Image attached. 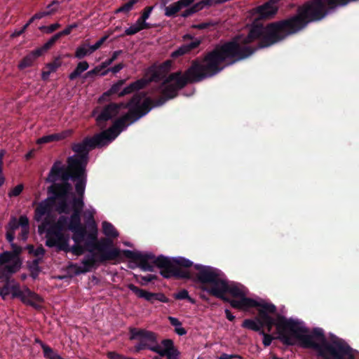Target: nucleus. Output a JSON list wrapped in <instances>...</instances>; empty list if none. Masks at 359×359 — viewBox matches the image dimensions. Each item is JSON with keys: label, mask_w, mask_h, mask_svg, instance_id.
<instances>
[{"label": "nucleus", "mask_w": 359, "mask_h": 359, "mask_svg": "<svg viewBox=\"0 0 359 359\" xmlns=\"http://www.w3.org/2000/svg\"><path fill=\"white\" fill-rule=\"evenodd\" d=\"M72 148L75 154L68 158L67 171L63 170L64 167L60 161H56L52 166L46 181L55 182L59 177L63 182H67L69 179L76 181V196H74L71 202L73 213L69 218L67 227V219L61 217L48 230L46 243L49 247H56L65 252L71 250L74 255H79L83 252V248L77 245L70 248L69 236L66 231L68 229L74 233L73 239L76 243L84 237L87 227L91 229L93 234L95 236L97 234V224L95 220L96 210L92 205H88L83 210L87 182L86 168L88 161L89 150L85 149L83 145L76 144H74Z\"/></svg>", "instance_id": "nucleus-1"}, {"label": "nucleus", "mask_w": 359, "mask_h": 359, "mask_svg": "<svg viewBox=\"0 0 359 359\" xmlns=\"http://www.w3.org/2000/svg\"><path fill=\"white\" fill-rule=\"evenodd\" d=\"M248 52L246 49L241 51L234 42L217 45L203 58L194 60L184 74L177 72L166 77L160 86L161 93L165 97L163 98L165 101L174 98L189 83L212 77L225 67L245 60Z\"/></svg>", "instance_id": "nucleus-2"}, {"label": "nucleus", "mask_w": 359, "mask_h": 359, "mask_svg": "<svg viewBox=\"0 0 359 359\" xmlns=\"http://www.w3.org/2000/svg\"><path fill=\"white\" fill-rule=\"evenodd\" d=\"M274 304H265L262 309H258V316L255 320L245 319L242 327L259 332L263 336L262 343L265 347L271 345L273 337L264 332L262 329L266 327L268 332L272 330L275 325L278 333V339L283 344L292 346L294 344V339L299 341L301 346L306 348L305 338L310 337L309 330L302 325V323L292 318H287L277 313Z\"/></svg>", "instance_id": "nucleus-3"}, {"label": "nucleus", "mask_w": 359, "mask_h": 359, "mask_svg": "<svg viewBox=\"0 0 359 359\" xmlns=\"http://www.w3.org/2000/svg\"><path fill=\"white\" fill-rule=\"evenodd\" d=\"M307 26L302 16L297 14L286 20L270 23L266 26L259 24L251 25L248 34L237 35L225 43H233L241 51L248 50L245 59L252 55L257 50L269 47L291 34H294Z\"/></svg>", "instance_id": "nucleus-4"}, {"label": "nucleus", "mask_w": 359, "mask_h": 359, "mask_svg": "<svg viewBox=\"0 0 359 359\" xmlns=\"http://www.w3.org/2000/svg\"><path fill=\"white\" fill-rule=\"evenodd\" d=\"M142 100L141 95H134L129 102L125 103L128 109V112L117 118L111 127L95 135L93 137L86 138L81 142L76 144L83 145L89 151L96 147L105 146L114 140L130 124L146 115L152 107L161 106L165 102L164 98L159 99L154 104L153 101L149 98H145L142 101Z\"/></svg>", "instance_id": "nucleus-5"}, {"label": "nucleus", "mask_w": 359, "mask_h": 359, "mask_svg": "<svg viewBox=\"0 0 359 359\" xmlns=\"http://www.w3.org/2000/svg\"><path fill=\"white\" fill-rule=\"evenodd\" d=\"M305 339L306 348L316 351L323 359H355L353 349L344 339L336 338L329 343L322 328H313Z\"/></svg>", "instance_id": "nucleus-6"}, {"label": "nucleus", "mask_w": 359, "mask_h": 359, "mask_svg": "<svg viewBox=\"0 0 359 359\" xmlns=\"http://www.w3.org/2000/svg\"><path fill=\"white\" fill-rule=\"evenodd\" d=\"M17 271H0V297L4 300L8 298L19 299L26 304L34 308H39V303L42 302V298L31 291L28 287L21 289L20 283L13 277Z\"/></svg>", "instance_id": "nucleus-7"}, {"label": "nucleus", "mask_w": 359, "mask_h": 359, "mask_svg": "<svg viewBox=\"0 0 359 359\" xmlns=\"http://www.w3.org/2000/svg\"><path fill=\"white\" fill-rule=\"evenodd\" d=\"M222 293V297L218 299L230 304L233 309L239 310H248L250 308L262 309L265 304H270V303H260L247 297L245 287L242 285L234 282L229 283L226 279Z\"/></svg>", "instance_id": "nucleus-8"}, {"label": "nucleus", "mask_w": 359, "mask_h": 359, "mask_svg": "<svg viewBox=\"0 0 359 359\" xmlns=\"http://www.w3.org/2000/svg\"><path fill=\"white\" fill-rule=\"evenodd\" d=\"M346 0H311L297 9L306 25L323 19L331 10L347 5Z\"/></svg>", "instance_id": "nucleus-9"}, {"label": "nucleus", "mask_w": 359, "mask_h": 359, "mask_svg": "<svg viewBox=\"0 0 359 359\" xmlns=\"http://www.w3.org/2000/svg\"><path fill=\"white\" fill-rule=\"evenodd\" d=\"M55 198H47L39 203L35 210L34 219L37 222L43 220L48 222L52 219V213L55 206V198H65L72 190V185L67 182L64 184H56Z\"/></svg>", "instance_id": "nucleus-10"}, {"label": "nucleus", "mask_w": 359, "mask_h": 359, "mask_svg": "<svg viewBox=\"0 0 359 359\" xmlns=\"http://www.w3.org/2000/svg\"><path fill=\"white\" fill-rule=\"evenodd\" d=\"M196 279L201 284L200 288L203 291L217 298L222 297L226 278L217 271H198Z\"/></svg>", "instance_id": "nucleus-11"}, {"label": "nucleus", "mask_w": 359, "mask_h": 359, "mask_svg": "<svg viewBox=\"0 0 359 359\" xmlns=\"http://www.w3.org/2000/svg\"><path fill=\"white\" fill-rule=\"evenodd\" d=\"M126 256L141 269H151V264L160 269H173L172 268V257L163 255L156 257L152 253H142L129 250L127 251Z\"/></svg>", "instance_id": "nucleus-12"}, {"label": "nucleus", "mask_w": 359, "mask_h": 359, "mask_svg": "<svg viewBox=\"0 0 359 359\" xmlns=\"http://www.w3.org/2000/svg\"><path fill=\"white\" fill-rule=\"evenodd\" d=\"M128 330L129 340L138 341L134 346V352L140 353L145 349L154 352V348H158L159 345L157 341L156 333L145 329L133 327H130Z\"/></svg>", "instance_id": "nucleus-13"}, {"label": "nucleus", "mask_w": 359, "mask_h": 359, "mask_svg": "<svg viewBox=\"0 0 359 359\" xmlns=\"http://www.w3.org/2000/svg\"><path fill=\"white\" fill-rule=\"evenodd\" d=\"M128 288L135 294L139 298L144 299L145 300L154 303L155 300L163 302H169V299L163 293L158 292L154 293L147 292L142 289L139 288L135 285L130 283L127 285Z\"/></svg>", "instance_id": "nucleus-14"}, {"label": "nucleus", "mask_w": 359, "mask_h": 359, "mask_svg": "<svg viewBox=\"0 0 359 359\" xmlns=\"http://www.w3.org/2000/svg\"><path fill=\"white\" fill-rule=\"evenodd\" d=\"M127 109L125 103L110 104L105 107L101 113L96 117L97 123L112 119L122 114V111Z\"/></svg>", "instance_id": "nucleus-15"}, {"label": "nucleus", "mask_w": 359, "mask_h": 359, "mask_svg": "<svg viewBox=\"0 0 359 359\" xmlns=\"http://www.w3.org/2000/svg\"><path fill=\"white\" fill-rule=\"evenodd\" d=\"M161 344L164 348H161L159 346L158 348H154V353H158L160 356H166L167 359H178L180 352L175 346L172 339H163L161 341Z\"/></svg>", "instance_id": "nucleus-16"}, {"label": "nucleus", "mask_w": 359, "mask_h": 359, "mask_svg": "<svg viewBox=\"0 0 359 359\" xmlns=\"http://www.w3.org/2000/svg\"><path fill=\"white\" fill-rule=\"evenodd\" d=\"M22 260L15 253L10 251H5L0 253V267H5L6 269H18L21 267Z\"/></svg>", "instance_id": "nucleus-17"}, {"label": "nucleus", "mask_w": 359, "mask_h": 359, "mask_svg": "<svg viewBox=\"0 0 359 359\" xmlns=\"http://www.w3.org/2000/svg\"><path fill=\"white\" fill-rule=\"evenodd\" d=\"M278 10V7L275 2L272 0H269L263 5L255 8V13L258 14L260 18L271 19L276 15Z\"/></svg>", "instance_id": "nucleus-18"}, {"label": "nucleus", "mask_w": 359, "mask_h": 359, "mask_svg": "<svg viewBox=\"0 0 359 359\" xmlns=\"http://www.w3.org/2000/svg\"><path fill=\"white\" fill-rule=\"evenodd\" d=\"M161 4L165 6L164 14L167 17L174 16L177 13L184 8L190 6L194 0H178L168 6L165 5L170 1V0H161Z\"/></svg>", "instance_id": "nucleus-19"}, {"label": "nucleus", "mask_w": 359, "mask_h": 359, "mask_svg": "<svg viewBox=\"0 0 359 359\" xmlns=\"http://www.w3.org/2000/svg\"><path fill=\"white\" fill-rule=\"evenodd\" d=\"M156 78V76L154 75L152 77H150L149 79H141L139 80H137L135 82H133L130 83L128 86L125 87L121 92L118 93V97H123L126 95L130 94L134 91L140 90L144 88L147 84H149L150 82L153 81V80H155Z\"/></svg>", "instance_id": "nucleus-20"}, {"label": "nucleus", "mask_w": 359, "mask_h": 359, "mask_svg": "<svg viewBox=\"0 0 359 359\" xmlns=\"http://www.w3.org/2000/svg\"><path fill=\"white\" fill-rule=\"evenodd\" d=\"M73 133L72 130H66L62 131L61 133L50 134L48 135H45L38 139L36 141L37 144H46L51 142H57L62 140L66 139L67 137L71 136Z\"/></svg>", "instance_id": "nucleus-21"}, {"label": "nucleus", "mask_w": 359, "mask_h": 359, "mask_svg": "<svg viewBox=\"0 0 359 359\" xmlns=\"http://www.w3.org/2000/svg\"><path fill=\"white\" fill-rule=\"evenodd\" d=\"M172 62L171 60H166L162 65H161L157 69L151 68L149 72L151 73L150 77L156 76L154 81L160 80L164 75H165L171 69Z\"/></svg>", "instance_id": "nucleus-22"}, {"label": "nucleus", "mask_w": 359, "mask_h": 359, "mask_svg": "<svg viewBox=\"0 0 359 359\" xmlns=\"http://www.w3.org/2000/svg\"><path fill=\"white\" fill-rule=\"evenodd\" d=\"M191 271H160L161 275L165 278L190 279Z\"/></svg>", "instance_id": "nucleus-23"}, {"label": "nucleus", "mask_w": 359, "mask_h": 359, "mask_svg": "<svg viewBox=\"0 0 359 359\" xmlns=\"http://www.w3.org/2000/svg\"><path fill=\"white\" fill-rule=\"evenodd\" d=\"M149 28H150L149 23L141 22L137 19L135 23L126 29L125 34L128 36L134 35L143 29Z\"/></svg>", "instance_id": "nucleus-24"}, {"label": "nucleus", "mask_w": 359, "mask_h": 359, "mask_svg": "<svg viewBox=\"0 0 359 359\" xmlns=\"http://www.w3.org/2000/svg\"><path fill=\"white\" fill-rule=\"evenodd\" d=\"M194 266L193 262L183 257H172V268L180 269L181 268L189 269Z\"/></svg>", "instance_id": "nucleus-25"}, {"label": "nucleus", "mask_w": 359, "mask_h": 359, "mask_svg": "<svg viewBox=\"0 0 359 359\" xmlns=\"http://www.w3.org/2000/svg\"><path fill=\"white\" fill-rule=\"evenodd\" d=\"M89 67V65L87 61H81L79 62L75 69L69 74V79L71 81L74 80L79 77L83 72L86 71Z\"/></svg>", "instance_id": "nucleus-26"}, {"label": "nucleus", "mask_w": 359, "mask_h": 359, "mask_svg": "<svg viewBox=\"0 0 359 359\" xmlns=\"http://www.w3.org/2000/svg\"><path fill=\"white\" fill-rule=\"evenodd\" d=\"M134 278L136 282L142 286H146L149 283H154L158 279V276L153 274H147L146 276L134 275Z\"/></svg>", "instance_id": "nucleus-27"}, {"label": "nucleus", "mask_w": 359, "mask_h": 359, "mask_svg": "<svg viewBox=\"0 0 359 359\" xmlns=\"http://www.w3.org/2000/svg\"><path fill=\"white\" fill-rule=\"evenodd\" d=\"M67 273L65 275H58L52 276L53 278L58 279L64 280L67 285L69 283L70 280L74 276L79 275L81 273H84L88 272V271H67Z\"/></svg>", "instance_id": "nucleus-28"}, {"label": "nucleus", "mask_w": 359, "mask_h": 359, "mask_svg": "<svg viewBox=\"0 0 359 359\" xmlns=\"http://www.w3.org/2000/svg\"><path fill=\"white\" fill-rule=\"evenodd\" d=\"M102 229L104 234L109 238H116L118 236V233L114 228V226L109 222H102Z\"/></svg>", "instance_id": "nucleus-29"}, {"label": "nucleus", "mask_w": 359, "mask_h": 359, "mask_svg": "<svg viewBox=\"0 0 359 359\" xmlns=\"http://www.w3.org/2000/svg\"><path fill=\"white\" fill-rule=\"evenodd\" d=\"M20 224L22 227L21 238L23 241H26L29 234V219L27 216L22 215L20 217Z\"/></svg>", "instance_id": "nucleus-30"}, {"label": "nucleus", "mask_w": 359, "mask_h": 359, "mask_svg": "<svg viewBox=\"0 0 359 359\" xmlns=\"http://www.w3.org/2000/svg\"><path fill=\"white\" fill-rule=\"evenodd\" d=\"M183 39L184 40L186 39H191V41L189 43L184 44V46L187 48L189 53H190L192 50L198 48L199 45L202 42V39L199 38H194L191 35L187 34L183 36Z\"/></svg>", "instance_id": "nucleus-31"}, {"label": "nucleus", "mask_w": 359, "mask_h": 359, "mask_svg": "<svg viewBox=\"0 0 359 359\" xmlns=\"http://www.w3.org/2000/svg\"><path fill=\"white\" fill-rule=\"evenodd\" d=\"M58 3L57 1H53L52 4H49L48 6H47V11H41V12H39L36 14L34 15V18H35L36 20H38V19H41L43 17H46L47 15H50L51 14H53L54 13H55L57 11V8L55 7H53V6L55 4H57Z\"/></svg>", "instance_id": "nucleus-32"}, {"label": "nucleus", "mask_w": 359, "mask_h": 359, "mask_svg": "<svg viewBox=\"0 0 359 359\" xmlns=\"http://www.w3.org/2000/svg\"><path fill=\"white\" fill-rule=\"evenodd\" d=\"M205 7L204 3H203V0L194 4L191 8H189V9L186 10L182 14V17H188L202 9H203Z\"/></svg>", "instance_id": "nucleus-33"}, {"label": "nucleus", "mask_w": 359, "mask_h": 359, "mask_svg": "<svg viewBox=\"0 0 359 359\" xmlns=\"http://www.w3.org/2000/svg\"><path fill=\"white\" fill-rule=\"evenodd\" d=\"M91 52L89 45L83 44L76 48L75 51V57L79 59H81L86 55H91Z\"/></svg>", "instance_id": "nucleus-34"}, {"label": "nucleus", "mask_w": 359, "mask_h": 359, "mask_svg": "<svg viewBox=\"0 0 359 359\" xmlns=\"http://www.w3.org/2000/svg\"><path fill=\"white\" fill-rule=\"evenodd\" d=\"M43 356L48 359H60V355L48 345H43Z\"/></svg>", "instance_id": "nucleus-35"}, {"label": "nucleus", "mask_w": 359, "mask_h": 359, "mask_svg": "<svg viewBox=\"0 0 359 359\" xmlns=\"http://www.w3.org/2000/svg\"><path fill=\"white\" fill-rule=\"evenodd\" d=\"M174 298L179 300L187 299L192 304L195 303V300L189 296L188 291L185 289L181 290L177 293L174 294Z\"/></svg>", "instance_id": "nucleus-36"}, {"label": "nucleus", "mask_w": 359, "mask_h": 359, "mask_svg": "<svg viewBox=\"0 0 359 359\" xmlns=\"http://www.w3.org/2000/svg\"><path fill=\"white\" fill-rule=\"evenodd\" d=\"M29 253H32L37 259L34 260V262L38 264L39 260L42 258L44 255V249L42 247H39L36 249H34L33 246L27 247Z\"/></svg>", "instance_id": "nucleus-37"}, {"label": "nucleus", "mask_w": 359, "mask_h": 359, "mask_svg": "<svg viewBox=\"0 0 359 359\" xmlns=\"http://www.w3.org/2000/svg\"><path fill=\"white\" fill-rule=\"evenodd\" d=\"M139 0H130L128 3L123 4L122 6L119 7L116 11V13H128L130 10L133 9L134 5Z\"/></svg>", "instance_id": "nucleus-38"}, {"label": "nucleus", "mask_w": 359, "mask_h": 359, "mask_svg": "<svg viewBox=\"0 0 359 359\" xmlns=\"http://www.w3.org/2000/svg\"><path fill=\"white\" fill-rule=\"evenodd\" d=\"M62 65L60 58H56L53 62L48 63L46 65V69L53 73Z\"/></svg>", "instance_id": "nucleus-39"}, {"label": "nucleus", "mask_w": 359, "mask_h": 359, "mask_svg": "<svg viewBox=\"0 0 359 359\" xmlns=\"http://www.w3.org/2000/svg\"><path fill=\"white\" fill-rule=\"evenodd\" d=\"M124 83H125L124 80H119V81H118L116 83H115L114 84H113L111 86V87L108 90V92L104 93L103 95V96L104 95H111V94L116 93L118 91V90L120 89V88L124 84Z\"/></svg>", "instance_id": "nucleus-40"}, {"label": "nucleus", "mask_w": 359, "mask_h": 359, "mask_svg": "<svg viewBox=\"0 0 359 359\" xmlns=\"http://www.w3.org/2000/svg\"><path fill=\"white\" fill-rule=\"evenodd\" d=\"M122 53V50H116L113 53L111 57L108 59V60H106L104 62H103L101 65H102V67L105 68L108 66H109L110 65H111L113 63V62L114 60H116L118 57Z\"/></svg>", "instance_id": "nucleus-41"}, {"label": "nucleus", "mask_w": 359, "mask_h": 359, "mask_svg": "<svg viewBox=\"0 0 359 359\" xmlns=\"http://www.w3.org/2000/svg\"><path fill=\"white\" fill-rule=\"evenodd\" d=\"M112 34V32L109 33L108 34L102 36L99 41H97L95 44L92 46H89V48L92 53L95 52L97 49L100 48V47L102 46V44L108 39L109 36Z\"/></svg>", "instance_id": "nucleus-42"}, {"label": "nucleus", "mask_w": 359, "mask_h": 359, "mask_svg": "<svg viewBox=\"0 0 359 359\" xmlns=\"http://www.w3.org/2000/svg\"><path fill=\"white\" fill-rule=\"evenodd\" d=\"M24 187L22 184L15 186L14 188L11 189L8 193V196L10 198L15 197L19 196L23 191Z\"/></svg>", "instance_id": "nucleus-43"}, {"label": "nucleus", "mask_w": 359, "mask_h": 359, "mask_svg": "<svg viewBox=\"0 0 359 359\" xmlns=\"http://www.w3.org/2000/svg\"><path fill=\"white\" fill-rule=\"evenodd\" d=\"M153 9V6L146 7L138 20H140L141 22H147L146 21L149 18Z\"/></svg>", "instance_id": "nucleus-44"}, {"label": "nucleus", "mask_w": 359, "mask_h": 359, "mask_svg": "<svg viewBox=\"0 0 359 359\" xmlns=\"http://www.w3.org/2000/svg\"><path fill=\"white\" fill-rule=\"evenodd\" d=\"M187 53H189V52L187 48L184 46V45H182L180 47H179L176 50L172 53L171 57L176 58Z\"/></svg>", "instance_id": "nucleus-45"}, {"label": "nucleus", "mask_w": 359, "mask_h": 359, "mask_svg": "<svg viewBox=\"0 0 359 359\" xmlns=\"http://www.w3.org/2000/svg\"><path fill=\"white\" fill-rule=\"evenodd\" d=\"M120 256V250L118 249H112L107 252L105 255L104 258L106 259H116L117 257Z\"/></svg>", "instance_id": "nucleus-46"}, {"label": "nucleus", "mask_w": 359, "mask_h": 359, "mask_svg": "<svg viewBox=\"0 0 359 359\" xmlns=\"http://www.w3.org/2000/svg\"><path fill=\"white\" fill-rule=\"evenodd\" d=\"M32 62L33 59L32 58V56H27L20 62V64L18 65V67L20 69H23L27 67L31 66Z\"/></svg>", "instance_id": "nucleus-47"}, {"label": "nucleus", "mask_w": 359, "mask_h": 359, "mask_svg": "<svg viewBox=\"0 0 359 359\" xmlns=\"http://www.w3.org/2000/svg\"><path fill=\"white\" fill-rule=\"evenodd\" d=\"M61 36L58 33L53 36L43 46V50L49 49Z\"/></svg>", "instance_id": "nucleus-48"}, {"label": "nucleus", "mask_w": 359, "mask_h": 359, "mask_svg": "<svg viewBox=\"0 0 359 359\" xmlns=\"http://www.w3.org/2000/svg\"><path fill=\"white\" fill-rule=\"evenodd\" d=\"M124 67V65L122 63H119L115 66H114L110 69H107L102 73L100 74L101 76L106 75L109 72H111L114 74L119 72Z\"/></svg>", "instance_id": "nucleus-49"}, {"label": "nucleus", "mask_w": 359, "mask_h": 359, "mask_svg": "<svg viewBox=\"0 0 359 359\" xmlns=\"http://www.w3.org/2000/svg\"><path fill=\"white\" fill-rule=\"evenodd\" d=\"M107 357L109 359H126L127 356L120 354L116 351H109L107 353Z\"/></svg>", "instance_id": "nucleus-50"}, {"label": "nucleus", "mask_w": 359, "mask_h": 359, "mask_svg": "<svg viewBox=\"0 0 359 359\" xmlns=\"http://www.w3.org/2000/svg\"><path fill=\"white\" fill-rule=\"evenodd\" d=\"M20 226V220L18 221L15 217H12L8 223V227L12 231H15Z\"/></svg>", "instance_id": "nucleus-51"}, {"label": "nucleus", "mask_w": 359, "mask_h": 359, "mask_svg": "<svg viewBox=\"0 0 359 359\" xmlns=\"http://www.w3.org/2000/svg\"><path fill=\"white\" fill-rule=\"evenodd\" d=\"M78 27V25L76 23H74L72 25H68L65 29H64L62 31L58 32L60 36L63 35H68L71 33L72 30L74 28H76Z\"/></svg>", "instance_id": "nucleus-52"}, {"label": "nucleus", "mask_w": 359, "mask_h": 359, "mask_svg": "<svg viewBox=\"0 0 359 359\" xmlns=\"http://www.w3.org/2000/svg\"><path fill=\"white\" fill-rule=\"evenodd\" d=\"M104 69V67H102V65H100V66H97V67H95L94 69H93L92 70L90 71H88L87 73H86V76L88 77H90L93 75H95V74H98L100 73V72Z\"/></svg>", "instance_id": "nucleus-53"}, {"label": "nucleus", "mask_w": 359, "mask_h": 359, "mask_svg": "<svg viewBox=\"0 0 359 359\" xmlns=\"http://www.w3.org/2000/svg\"><path fill=\"white\" fill-rule=\"evenodd\" d=\"M60 27V25L59 23H54V24L50 25L48 27H40V29H46V32L48 33H51V32H54L55 29H57V28H59Z\"/></svg>", "instance_id": "nucleus-54"}, {"label": "nucleus", "mask_w": 359, "mask_h": 359, "mask_svg": "<svg viewBox=\"0 0 359 359\" xmlns=\"http://www.w3.org/2000/svg\"><path fill=\"white\" fill-rule=\"evenodd\" d=\"M205 7L223 4L222 0H203Z\"/></svg>", "instance_id": "nucleus-55"}, {"label": "nucleus", "mask_w": 359, "mask_h": 359, "mask_svg": "<svg viewBox=\"0 0 359 359\" xmlns=\"http://www.w3.org/2000/svg\"><path fill=\"white\" fill-rule=\"evenodd\" d=\"M11 248L13 249L12 251H10L11 253H15L17 257H20V253L22 252V248L18 245H16L13 242L11 243Z\"/></svg>", "instance_id": "nucleus-56"}, {"label": "nucleus", "mask_w": 359, "mask_h": 359, "mask_svg": "<svg viewBox=\"0 0 359 359\" xmlns=\"http://www.w3.org/2000/svg\"><path fill=\"white\" fill-rule=\"evenodd\" d=\"M168 320H169L170 323L175 327L182 325V323L177 318H176L175 317L169 316Z\"/></svg>", "instance_id": "nucleus-57"}, {"label": "nucleus", "mask_w": 359, "mask_h": 359, "mask_svg": "<svg viewBox=\"0 0 359 359\" xmlns=\"http://www.w3.org/2000/svg\"><path fill=\"white\" fill-rule=\"evenodd\" d=\"M233 358H241V357L236 354L229 355L227 353H222L219 357V359H233Z\"/></svg>", "instance_id": "nucleus-58"}, {"label": "nucleus", "mask_w": 359, "mask_h": 359, "mask_svg": "<svg viewBox=\"0 0 359 359\" xmlns=\"http://www.w3.org/2000/svg\"><path fill=\"white\" fill-rule=\"evenodd\" d=\"M175 332L180 336H183L187 334V330L180 326L175 327Z\"/></svg>", "instance_id": "nucleus-59"}, {"label": "nucleus", "mask_w": 359, "mask_h": 359, "mask_svg": "<svg viewBox=\"0 0 359 359\" xmlns=\"http://www.w3.org/2000/svg\"><path fill=\"white\" fill-rule=\"evenodd\" d=\"M15 238V231H8L6 233V239L10 243H12Z\"/></svg>", "instance_id": "nucleus-60"}, {"label": "nucleus", "mask_w": 359, "mask_h": 359, "mask_svg": "<svg viewBox=\"0 0 359 359\" xmlns=\"http://www.w3.org/2000/svg\"><path fill=\"white\" fill-rule=\"evenodd\" d=\"M43 50H44L43 48V49H36L32 52L30 56H32V58L34 60V58L39 57L42 54V52Z\"/></svg>", "instance_id": "nucleus-61"}, {"label": "nucleus", "mask_w": 359, "mask_h": 359, "mask_svg": "<svg viewBox=\"0 0 359 359\" xmlns=\"http://www.w3.org/2000/svg\"><path fill=\"white\" fill-rule=\"evenodd\" d=\"M225 314H226V318L229 320V321H233L235 320V316L231 313V312L229 310V309H225Z\"/></svg>", "instance_id": "nucleus-62"}, {"label": "nucleus", "mask_w": 359, "mask_h": 359, "mask_svg": "<svg viewBox=\"0 0 359 359\" xmlns=\"http://www.w3.org/2000/svg\"><path fill=\"white\" fill-rule=\"evenodd\" d=\"M67 205L65 203H62L58 207H57V210L60 213L65 212L67 210Z\"/></svg>", "instance_id": "nucleus-63"}, {"label": "nucleus", "mask_w": 359, "mask_h": 359, "mask_svg": "<svg viewBox=\"0 0 359 359\" xmlns=\"http://www.w3.org/2000/svg\"><path fill=\"white\" fill-rule=\"evenodd\" d=\"M24 32H23V29H20L19 30H15L11 35V37L14 38V37H17V36H20L22 34H23Z\"/></svg>", "instance_id": "nucleus-64"}]
</instances>
